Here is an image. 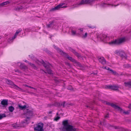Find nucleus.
I'll return each instance as SVG.
<instances>
[{"label":"nucleus","instance_id":"1","mask_svg":"<svg viewBox=\"0 0 131 131\" xmlns=\"http://www.w3.org/2000/svg\"><path fill=\"white\" fill-rule=\"evenodd\" d=\"M62 124L63 125L62 129L63 131H77V129L68 124V120L63 121Z\"/></svg>","mask_w":131,"mask_h":131},{"label":"nucleus","instance_id":"2","mask_svg":"<svg viewBox=\"0 0 131 131\" xmlns=\"http://www.w3.org/2000/svg\"><path fill=\"white\" fill-rule=\"evenodd\" d=\"M33 112L32 111L29 110H27V112L25 113L27 118L25 121L22 122L21 124V126L22 127H24L26 125L28 124L29 123L30 117L33 115Z\"/></svg>","mask_w":131,"mask_h":131},{"label":"nucleus","instance_id":"3","mask_svg":"<svg viewBox=\"0 0 131 131\" xmlns=\"http://www.w3.org/2000/svg\"><path fill=\"white\" fill-rule=\"evenodd\" d=\"M36 62L39 65H40L41 64L43 65L47 69V72L44 71L43 70H42V71H44L45 73H47L49 74H51L52 73V71L49 68L50 66V64L49 63H48L47 64H46L44 62V61H43L40 62L38 60H37V61Z\"/></svg>","mask_w":131,"mask_h":131},{"label":"nucleus","instance_id":"4","mask_svg":"<svg viewBox=\"0 0 131 131\" xmlns=\"http://www.w3.org/2000/svg\"><path fill=\"white\" fill-rule=\"evenodd\" d=\"M55 46L54 45V47L57 50V51L58 52L60 53L61 54L64 56L66 58H68V59L71 61L73 63L76 62V60L74 59H73L71 57H70L68 54H66V53L63 52L60 49H59L56 46Z\"/></svg>","mask_w":131,"mask_h":131},{"label":"nucleus","instance_id":"5","mask_svg":"<svg viewBox=\"0 0 131 131\" xmlns=\"http://www.w3.org/2000/svg\"><path fill=\"white\" fill-rule=\"evenodd\" d=\"M125 40L124 38H121L112 41L109 43V44L111 45L120 44L125 42Z\"/></svg>","mask_w":131,"mask_h":131},{"label":"nucleus","instance_id":"6","mask_svg":"<svg viewBox=\"0 0 131 131\" xmlns=\"http://www.w3.org/2000/svg\"><path fill=\"white\" fill-rule=\"evenodd\" d=\"M5 81L7 84L12 85L14 87V88L15 89L17 90H18L20 91L22 90L21 89L14 84L10 80L7 79H5Z\"/></svg>","mask_w":131,"mask_h":131},{"label":"nucleus","instance_id":"7","mask_svg":"<svg viewBox=\"0 0 131 131\" xmlns=\"http://www.w3.org/2000/svg\"><path fill=\"white\" fill-rule=\"evenodd\" d=\"M43 124L42 123H39L37 124L36 126L34 127V129L35 130L38 131H43Z\"/></svg>","mask_w":131,"mask_h":131},{"label":"nucleus","instance_id":"8","mask_svg":"<svg viewBox=\"0 0 131 131\" xmlns=\"http://www.w3.org/2000/svg\"><path fill=\"white\" fill-rule=\"evenodd\" d=\"M65 4L64 3H61L57 6H56L52 8L50 10V11H55L56 10H58L59 9L61 8H65L67 7L66 6H63Z\"/></svg>","mask_w":131,"mask_h":131},{"label":"nucleus","instance_id":"9","mask_svg":"<svg viewBox=\"0 0 131 131\" xmlns=\"http://www.w3.org/2000/svg\"><path fill=\"white\" fill-rule=\"evenodd\" d=\"M105 88L111 89L115 90H117L119 88L118 86L117 85H106L105 86Z\"/></svg>","mask_w":131,"mask_h":131},{"label":"nucleus","instance_id":"10","mask_svg":"<svg viewBox=\"0 0 131 131\" xmlns=\"http://www.w3.org/2000/svg\"><path fill=\"white\" fill-rule=\"evenodd\" d=\"M98 37L102 41H105L108 39V38L107 36L103 34H101Z\"/></svg>","mask_w":131,"mask_h":131},{"label":"nucleus","instance_id":"11","mask_svg":"<svg viewBox=\"0 0 131 131\" xmlns=\"http://www.w3.org/2000/svg\"><path fill=\"white\" fill-rule=\"evenodd\" d=\"M79 31H80V32L78 33V34L82 36V37L83 38H85L88 35V34L87 32H85V34H83V29H78Z\"/></svg>","mask_w":131,"mask_h":131},{"label":"nucleus","instance_id":"12","mask_svg":"<svg viewBox=\"0 0 131 131\" xmlns=\"http://www.w3.org/2000/svg\"><path fill=\"white\" fill-rule=\"evenodd\" d=\"M22 30L21 29H19L17 30L16 32L15 35H14V36L12 37L11 38H10L9 40H8V41L9 42H10V40L12 41V40L15 38L17 35Z\"/></svg>","mask_w":131,"mask_h":131},{"label":"nucleus","instance_id":"13","mask_svg":"<svg viewBox=\"0 0 131 131\" xmlns=\"http://www.w3.org/2000/svg\"><path fill=\"white\" fill-rule=\"evenodd\" d=\"M115 53L122 57H124L125 55V52L123 51H119L117 50L115 51Z\"/></svg>","mask_w":131,"mask_h":131},{"label":"nucleus","instance_id":"14","mask_svg":"<svg viewBox=\"0 0 131 131\" xmlns=\"http://www.w3.org/2000/svg\"><path fill=\"white\" fill-rule=\"evenodd\" d=\"M117 110L120 112L121 113H123L125 114H128L129 113L130 111H128L126 112H125L122 108H121L119 107L118 106Z\"/></svg>","mask_w":131,"mask_h":131},{"label":"nucleus","instance_id":"15","mask_svg":"<svg viewBox=\"0 0 131 131\" xmlns=\"http://www.w3.org/2000/svg\"><path fill=\"white\" fill-rule=\"evenodd\" d=\"M99 61L103 64H105L106 63V62L105 59L103 57L98 58Z\"/></svg>","mask_w":131,"mask_h":131},{"label":"nucleus","instance_id":"16","mask_svg":"<svg viewBox=\"0 0 131 131\" xmlns=\"http://www.w3.org/2000/svg\"><path fill=\"white\" fill-rule=\"evenodd\" d=\"M1 104L2 105L3 107L7 106L8 104V101L5 100H3L1 101Z\"/></svg>","mask_w":131,"mask_h":131},{"label":"nucleus","instance_id":"17","mask_svg":"<svg viewBox=\"0 0 131 131\" xmlns=\"http://www.w3.org/2000/svg\"><path fill=\"white\" fill-rule=\"evenodd\" d=\"M106 103L108 105H111L112 107L114 108L115 109L117 110L118 107V106H116V105L113 103H111L109 102H106Z\"/></svg>","mask_w":131,"mask_h":131},{"label":"nucleus","instance_id":"18","mask_svg":"<svg viewBox=\"0 0 131 131\" xmlns=\"http://www.w3.org/2000/svg\"><path fill=\"white\" fill-rule=\"evenodd\" d=\"M18 66H20V68L24 69H27V67L24 64L21 63L20 62L17 63Z\"/></svg>","mask_w":131,"mask_h":131},{"label":"nucleus","instance_id":"19","mask_svg":"<svg viewBox=\"0 0 131 131\" xmlns=\"http://www.w3.org/2000/svg\"><path fill=\"white\" fill-rule=\"evenodd\" d=\"M10 1H7L3 2L2 3H1V5L2 7H3L5 5H6L10 3Z\"/></svg>","mask_w":131,"mask_h":131},{"label":"nucleus","instance_id":"20","mask_svg":"<svg viewBox=\"0 0 131 131\" xmlns=\"http://www.w3.org/2000/svg\"><path fill=\"white\" fill-rule=\"evenodd\" d=\"M124 84L125 86L131 88V81L125 82Z\"/></svg>","mask_w":131,"mask_h":131},{"label":"nucleus","instance_id":"21","mask_svg":"<svg viewBox=\"0 0 131 131\" xmlns=\"http://www.w3.org/2000/svg\"><path fill=\"white\" fill-rule=\"evenodd\" d=\"M54 22L52 21L49 22V24L47 25L48 28H50L53 26Z\"/></svg>","mask_w":131,"mask_h":131},{"label":"nucleus","instance_id":"22","mask_svg":"<svg viewBox=\"0 0 131 131\" xmlns=\"http://www.w3.org/2000/svg\"><path fill=\"white\" fill-rule=\"evenodd\" d=\"M18 107L20 109L23 110L25 109L26 107V105H24L23 106H21L20 105H18Z\"/></svg>","mask_w":131,"mask_h":131},{"label":"nucleus","instance_id":"23","mask_svg":"<svg viewBox=\"0 0 131 131\" xmlns=\"http://www.w3.org/2000/svg\"><path fill=\"white\" fill-rule=\"evenodd\" d=\"M24 61L28 63L30 65V66H31L33 68H34V69L36 68V67L35 66V65L34 64L31 63L29 62L28 61H27L26 60H25V61Z\"/></svg>","mask_w":131,"mask_h":131},{"label":"nucleus","instance_id":"24","mask_svg":"<svg viewBox=\"0 0 131 131\" xmlns=\"http://www.w3.org/2000/svg\"><path fill=\"white\" fill-rule=\"evenodd\" d=\"M71 32V33H72V35H75L77 34H78V33L80 32V31H79L78 30H78L77 32L75 31L74 30H72Z\"/></svg>","mask_w":131,"mask_h":131},{"label":"nucleus","instance_id":"25","mask_svg":"<svg viewBox=\"0 0 131 131\" xmlns=\"http://www.w3.org/2000/svg\"><path fill=\"white\" fill-rule=\"evenodd\" d=\"M8 109L10 112H12L14 110V108L11 106L8 107Z\"/></svg>","mask_w":131,"mask_h":131},{"label":"nucleus","instance_id":"26","mask_svg":"<svg viewBox=\"0 0 131 131\" xmlns=\"http://www.w3.org/2000/svg\"><path fill=\"white\" fill-rule=\"evenodd\" d=\"M114 128L115 129H118L119 130L118 131H123V129L120 127H119V126H115L114 127Z\"/></svg>","mask_w":131,"mask_h":131},{"label":"nucleus","instance_id":"27","mask_svg":"<svg viewBox=\"0 0 131 131\" xmlns=\"http://www.w3.org/2000/svg\"><path fill=\"white\" fill-rule=\"evenodd\" d=\"M74 63L75 64L76 66H79L80 67H82V66L81 65V64H80V63L78 62H77V61H76L75 62H74Z\"/></svg>","mask_w":131,"mask_h":131},{"label":"nucleus","instance_id":"28","mask_svg":"<svg viewBox=\"0 0 131 131\" xmlns=\"http://www.w3.org/2000/svg\"><path fill=\"white\" fill-rule=\"evenodd\" d=\"M72 52H73L75 55L77 56L78 57H79V54L76 52L74 50L72 49Z\"/></svg>","mask_w":131,"mask_h":131},{"label":"nucleus","instance_id":"29","mask_svg":"<svg viewBox=\"0 0 131 131\" xmlns=\"http://www.w3.org/2000/svg\"><path fill=\"white\" fill-rule=\"evenodd\" d=\"M6 114H0V120L3 118L6 117Z\"/></svg>","mask_w":131,"mask_h":131},{"label":"nucleus","instance_id":"30","mask_svg":"<svg viewBox=\"0 0 131 131\" xmlns=\"http://www.w3.org/2000/svg\"><path fill=\"white\" fill-rule=\"evenodd\" d=\"M13 127L17 129L19 127V126L17 124H15L12 125Z\"/></svg>","mask_w":131,"mask_h":131},{"label":"nucleus","instance_id":"31","mask_svg":"<svg viewBox=\"0 0 131 131\" xmlns=\"http://www.w3.org/2000/svg\"><path fill=\"white\" fill-rule=\"evenodd\" d=\"M123 66L125 68H128L129 67H130V65L127 64H126L124 65Z\"/></svg>","mask_w":131,"mask_h":131},{"label":"nucleus","instance_id":"32","mask_svg":"<svg viewBox=\"0 0 131 131\" xmlns=\"http://www.w3.org/2000/svg\"><path fill=\"white\" fill-rule=\"evenodd\" d=\"M60 118V117L59 116H57L56 117H55L54 120L56 121H57Z\"/></svg>","mask_w":131,"mask_h":131},{"label":"nucleus","instance_id":"33","mask_svg":"<svg viewBox=\"0 0 131 131\" xmlns=\"http://www.w3.org/2000/svg\"><path fill=\"white\" fill-rule=\"evenodd\" d=\"M110 71H111L112 73L114 75H116V73L115 71H114L112 70H110Z\"/></svg>","mask_w":131,"mask_h":131},{"label":"nucleus","instance_id":"34","mask_svg":"<svg viewBox=\"0 0 131 131\" xmlns=\"http://www.w3.org/2000/svg\"><path fill=\"white\" fill-rule=\"evenodd\" d=\"M25 86H26V87H29V88H31V89H35V88H34L33 87H31L30 86H28V85H24Z\"/></svg>","mask_w":131,"mask_h":131},{"label":"nucleus","instance_id":"35","mask_svg":"<svg viewBox=\"0 0 131 131\" xmlns=\"http://www.w3.org/2000/svg\"><path fill=\"white\" fill-rule=\"evenodd\" d=\"M109 117V115L108 114H107L106 116H105V118H107V117Z\"/></svg>","mask_w":131,"mask_h":131},{"label":"nucleus","instance_id":"36","mask_svg":"<svg viewBox=\"0 0 131 131\" xmlns=\"http://www.w3.org/2000/svg\"><path fill=\"white\" fill-rule=\"evenodd\" d=\"M102 68H103V69H106V67H102Z\"/></svg>","mask_w":131,"mask_h":131},{"label":"nucleus","instance_id":"37","mask_svg":"<svg viewBox=\"0 0 131 131\" xmlns=\"http://www.w3.org/2000/svg\"><path fill=\"white\" fill-rule=\"evenodd\" d=\"M94 27H95L94 26H92L91 27H90V28H93Z\"/></svg>","mask_w":131,"mask_h":131},{"label":"nucleus","instance_id":"38","mask_svg":"<svg viewBox=\"0 0 131 131\" xmlns=\"http://www.w3.org/2000/svg\"><path fill=\"white\" fill-rule=\"evenodd\" d=\"M22 9V7H20V8H19V9Z\"/></svg>","mask_w":131,"mask_h":131},{"label":"nucleus","instance_id":"39","mask_svg":"<svg viewBox=\"0 0 131 131\" xmlns=\"http://www.w3.org/2000/svg\"><path fill=\"white\" fill-rule=\"evenodd\" d=\"M117 5H112V6H115V7L116 6H117Z\"/></svg>","mask_w":131,"mask_h":131},{"label":"nucleus","instance_id":"40","mask_svg":"<svg viewBox=\"0 0 131 131\" xmlns=\"http://www.w3.org/2000/svg\"><path fill=\"white\" fill-rule=\"evenodd\" d=\"M107 69L108 70H110V68H108V69Z\"/></svg>","mask_w":131,"mask_h":131},{"label":"nucleus","instance_id":"41","mask_svg":"<svg viewBox=\"0 0 131 131\" xmlns=\"http://www.w3.org/2000/svg\"><path fill=\"white\" fill-rule=\"evenodd\" d=\"M57 115H58V113H57Z\"/></svg>","mask_w":131,"mask_h":131},{"label":"nucleus","instance_id":"42","mask_svg":"<svg viewBox=\"0 0 131 131\" xmlns=\"http://www.w3.org/2000/svg\"><path fill=\"white\" fill-rule=\"evenodd\" d=\"M52 112H49V113H52Z\"/></svg>","mask_w":131,"mask_h":131},{"label":"nucleus","instance_id":"43","mask_svg":"<svg viewBox=\"0 0 131 131\" xmlns=\"http://www.w3.org/2000/svg\"><path fill=\"white\" fill-rule=\"evenodd\" d=\"M1 38V37H0V39Z\"/></svg>","mask_w":131,"mask_h":131},{"label":"nucleus","instance_id":"44","mask_svg":"<svg viewBox=\"0 0 131 131\" xmlns=\"http://www.w3.org/2000/svg\"><path fill=\"white\" fill-rule=\"evenodd\" d=\"M87 107H88V106H87Z\"/></svg>","mask_w":131,"mask_h":131},{"label":"nucleus","instance_id":"45","mask_svg":"<svg viewBox=\"0 0 131 131\" xmlns=\"http://www.w3.org/2000/svg\"><path fill=\"white\" fill-rule=\"evenodd\" d=\"M64 103L63 104V106H64Z\"/></svg>","mask_w":131,"mask_h":131}]
</instances>
